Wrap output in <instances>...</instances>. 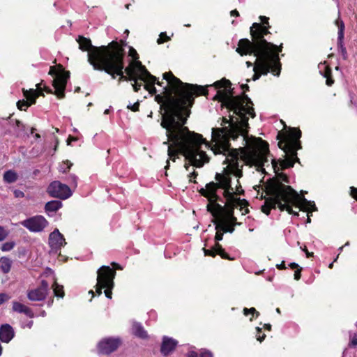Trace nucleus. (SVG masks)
Listing matches in <instances>:
<instances>
[{
  "mask_svg": "<svg viewBox=\"0 0 357 357\" xmlns=\"http://www.w3.org/2000/svg\"><path fill=\"white\" fill-rule=\"evenodd\" d=\"M21 225L31 232H40L48 225L47 220L42 215H35L21 222Z\"/></svg>",
  "mask_w": 357,
  "mask_h": 357,
  "instance_id": "obj_10",
  "label": "nucleus"
},
{
  "mask_svg": "<svg viewBox=\"0 0 357 357\" xmlns=\"http://www.w3.org/2000/svg\"><path fill=\"white\" fill-rule=\"evenodd\" d=\"M177 341L173 338L165 336L161 344V353L164 356L169 355L177 345Z\"/></svg>",
  "mask_w": 357,
  "mask_h": 357,
  "instance_id": "obj_15",
  "label": "nucleus"
},
{
  "mask_svg": "<svg viewBox=\"0 0 357 357\" xmlns=\"http://www.w3.org/2000/svg\"><path fill=\"white\" fill-rule=\"evenodd\" d=\"M187 357H197V354L196 352L195 351H190L188 354V356Z\"/></svg>",
  "mask_w": 357,
  "mask_h": 357,
  "instance_id": "obj_44",
  "label": "nucleus"
},
{
  "mask_svg": "<svg viewBox=\"0 0 357 357\" xmlns=\"http://www.w3.org/2000/svg\"><path fill=\"white\" fill-rule=\"evenodd\" d=\"M335 24L338 27V40L342 42L344 38V24L343 21L338 17L335 21Z\"/></svg>",
  "mask_w": 357,
  "mask_h": 357,
  "instance_id": "obj_23",
  "label": "nucleus"
},
{
  "mask_svg": "<svg viewBox=\"0 0 357 357\" xmlns=\"http://www.w3.org/2000/svg\"><path fill=\"white\" fill-rule=\"evenodd\" d=\"M349 346L356 347L357 346V334H354L350 337Z\"/></svg>",
  "mask_w": 357,
  "mask_h": 357,
  "instance_id": "obj_33",
  "label": "nucleus"
},
{
  "mask_svg": "<svg viewBox=\"0 0 357 357\" xmlns=\"http://www.w3.org/2000/svg\"><path fill=\"white\" fill-rule=\"evenodd\" d=\"M109 109H106L105 110V112H104V114H109Z\"/></svg>",
  "mask_w": 357,
  "mask_h": 357,
  "instance_id": "obj_52",
  "label": "nucleus"
},
{
  "mask_svg": "<svg viewBox=\"0 0 357 357\" xmlns=\"http://www.w3.org/2000/svg\"><path fill=\"white\" fill-rule=\"evenodd\" d=\"M14 194L16 197H23L24 196V192L18 190H15Z\"/></svg>",
  "mask_w": 357,
  "mask_h": 357,
  "instance_id": "obj_40",
  "label": "nucleus"
},
{
  "mask_svg": "<svg viewBox=\"0 0 357 357\" xmlns=\"http://www.w3.org/2000/svg\"><path fill=\"white\" fill-rule=\"evenodd\" d=\"M13 311L19 313H24L29 318H32L34 316V314L31 308L17 301H14L13 303Z\"/></svg>",
  "mask_w": 357,
  "mask_h": 357,
  "instance_id": "obj_17",
  "label": "nucleus"
},
{
  "mask_svg": "<svg viewBox=\"0 0 357 357\" xmlns=\"http://www.w3.org/2000/svg\"><path fill=\"white\" fill-rule=\"evenodd\" d=\"M343 247H344V246H342V247H340V248H339V250H340V252L342 250Z\"/></svg>",
  "mask_w": 357,
  "mask_h": 357,
  "instance_id": "obj_63",
  "label": "nucleus"
},
{
  "mask_svg": "<svg viewBox=\"0 0 357 357\" xmlns=\"http://www.w3.org/2000/svg\"><path fill=\"white\" fill-rule=\"evenodd\" d=\"M77 41L82 50L88 51V61L95 70H104L113 78L115 75L125 78L124 50L118 43L113 41L107 46L93 47L90 39L83 36H79Z\"/></svg>",
  "mask_w": 357,
  "mask_h": 357,
  "instance_id": "obj_5",
  "label": "nucleus"
},
{
  "mask_svg": "<svg viewBox=\"0 0 357 357\" xmlns=\"http://www.w3.org/2000/svg\"><path fill=\"white\" fill-rule=\"evenodd\" d=\"M41 84H38L36 85L37 89H29L26 90L23 89V95L26 99V100H19L17 102V107L20 110H26L29 106L34 104L36 102V98L42 94V92L40 91Z\"/></svg>",
  "mask_w": 357,
  "mask_h": 357,
  "instance_id": "obj_11",
  "label": "nucleus"
},
{
  "mask_svg": "<svg viewBox=\"0 0 357 357\" xmlns=\"http://www.w3.org/2000/svg\"><path fill=\"white\" fill-rule=\"evenodd\" d=\"M48 292L49 283L47 281L42 280L40 287L27 292V297L31 301H41L46 298Z\"/></svg>",
  "mask_w": 357,
  "mask_h": 357,
  "instance_id": "obj_12",
  "label": "nucleus"
},
{
  "mask_svg": "<svg viewBox=\"0 0 357 357\" xmlns=\"http://www.w3.org/2000/svg\"><path fill=\"white\" fill-rule=\"evenodd\" d=\"M302 250L306 253V252H307V249H306V247L302 248Z\"/></svg>",
  "mask_w": 357,
  "mask_h": 357,
  "instance_id": "obj_58",
  "label": "nucleus"
},
{
  "mask_svg": "<svg viewBox=\"0 0 357 357\" xmlns=\"http://www.w3.org/2000/svg\"><path fill=\"white\" fill-rule=\"evenodd\" d=\"M243 313L245 316H248L249 314L252 315L256 314V317L259 315V312H257L255 307H251L250 309L244 308Z\"/></svg>",
  "mask_w": 357,
  "mask_h": 357,
  "instance_id": "obj_31",
  "label": "nucleus"
},
{
  "mask_svg": "<svg viewBox=\"0 0 357 357\" xmlns=\"http://www.w3.org/2000/svg\"><path fill=\"white\" fill-rule=\"evenodd\" d=\"M62 206V203L61 201L53 200L48 202L46 203L45 206V209L46 213L50 215L51 213H55Z\"/></svg>",
  "mask_w": 357,
  "mask_h": 357,
  "instance_id": "obj_18",
  "label": "nucleus"
},
{
  "mask_svg": "<svg viewBox=\"0 0 357 357\" xmlns=\"http://www.w3.org/2000/svg\"><path fill=\"white\" fill-rule=\"evenodd\" d=\"M301 268H298L294 273V279L298 280L301 278Z\"/></svg>",
  "mask_w": 357,
  "mask_h": 357,
  "instance_id": "obj_38",
  "label": "nucleus"
},
{
  "mask_svg": "<svg viewBox=\"0 0 357 357\" xmlns=\"http://www.w3.org/2000/svg\"><path fill=\"white\" fill-rule=\"evenodd\" d=\"M289 266L292 269L297 268L298 267V265L294 262L290 263Z\"/></svg>",
  "mask_w": 357,
  "mask_h": 357,
  "instance_id": "obj_45",
  "label": "nucleus"
},
{
  "mask_svg": "<svg viewBox=\"0 0 357 357\" xmlns=\"http://www.w3.org/2000/svg\"><path fill=\"white\" fill-rule=\"evenodd\" d=\"M162 84H163V82H160L159 81L157 82V84L159 86H162Z\"/></svg>",
  "mask_w": 357,
  "mask_h": 357,
  "instance_id": "obj_55",
  "label": "nucleus"
},
{
  "mask_svg": "<svg viewBox=\"0 0 357 357\" xmlns=\"http://www.w3.org/2000/svg\"><path fill=\"white\" fill-rule=\"evenodd\" d=\"M264 327H265L267 330L270 331V330H271V326L270 324H265V325H264Z\"/></svg>",
  "mask_w": 357,
  "mask_h": 357,
  "instance_id": "obj_48",
  "label": "nucleus"
},
{
  "mask_svg": "<svg viewBox=\"0 0 357 357\" xmlns=\"http://www.w3.org/2000/svg\"><path fill=\"white\" fill-rule=\"evenodd\" d=\"M41 277L42 278H50V280L54 282V281H56V278L55 277V275H54V271L50 268H47L45 271L43 272V273L41 275Z\"/></svg>",
  "mask_w": 357,
  "mask_h": 357,
  "instance_id": "obj_26",
  "label": "nucleus"
},
{
  "mask_svg": "<svg viewBox=\"0 0 357 357\" xmlns=\"http://www.w3.org/2000/svg\"><path fill=\"white\" fill-rule=\"evenodd\" d=\"M349 245V242H347L344 246H348Z\"/></svg>",
  "mask_w": 357,
  "mask_h": 357,
  "instance_id": "obj_61",
  "label": "nucleus"
},
{
  "mask_svg": "<svg viewBox=\"0 0 357 357\" xmlns=\"http://www.w3.org/2000/svg\"><path fill=\"white\" fill-rule=\"evenodd\" d=\"M246 65H247V66L249 68V67L252 66V65H253V64H252V62H250V61H247V62H246Z\"/></svg>",
  "mask_w": 357,
  "mask_h": 357,
  "instance_id": "obj_50",
  "label": "nucleus"
},
{
  "mask_svg": "<svg viewBox=\"0 0 357 357\" xmlns=\"http://www.w3.org/2000/svg\"><path fill=\"white\" fill-rule=\"evenodd\" d=\"M320 71L322 69H324L325 72L323 74V76L326 78V84L328 86H331L333 84V80L331 77V69L325 65V63H321L319 66Z\"/></svg>",
  "mask_w": 357,
  "mask_h": 357,
  "instance_id": "obj_21",
  "label": "nucleus"
},
{
  "mask_svg": "<svg viewBox=\"0 0 357 357\" xmlns=\"http://www.w3.org/2000/svg\"><path fill=\"white\" fill-rule=\"evenodd\" d=\"M245 88L248 90V86L247 84H243L242 85V89H244Z\"/></svg>",
  "mask_w": 357,
  "mask_h": 357,
  "instance_id": "obj_51",
  "label": "nucleus"
},
{
  "mask_svg": "<svg viewBox=\"0 0 357 357\" xmlns=\"http://www.w3.org/2000/svg\"><path fill=\"white\" fill-rule=\"evenodd\" d=\"M52 288L55 296L59 298H63L64 296L63 287L59 285L56 281L53 282Z\"/></svg>",
  "mask_w": 357,
  "mask_h": 357,
  "instance_id": "obj_22",
  "label": "nucleus"
},
{
  "mask_svg": "<svg viewBox=\"0 0 357 357\" xmlns=\"http://www.w3.org/2000/svg\"><path fill=\"white\" fill-rule=\"evenodd\" d=\"M15 245V241H8L2 244L1 250L3 252H8L14 248Z\"/></svg>",
  "mask_w": 357,
  "mask_h": 357,
  "instance_id": "obj_28",
  "label": "nucleus"
},
{
  "mask_svg": "<svg viewBox=\"0 0 357 357\" xmlns=\"http://www.w3.org/2000/svg\"><path fill=\"white\" fill-rule=\"evenodd\" d=\"M276 266H277V268H278V269H280V270H282V269H285V268H286L284 261H282L281 264H278Z\"/></svg>",
  "mask_w": 357,
  "mask_h": 357,
  "instance_id": "obj_42",
  "label": "nucleus"
},
{
  "mask_svg": "<svg viewBox=\"0 0 357 357\" xmlns=\"http://www.w3.org/2000/svg\"><path fill=\"white\" fill-rule=\"evenodd\" d=\"M169 40V37H168L166 34L165 32H162L160 35H159V38L157 40V43L158 44H162V43H164L166 41H168Z\"/></svg>",
  "mask_w": 357,
  "mask_h": 357,
  "instance_id": "obj_29",
  "label": "nucleus"
},
{
  "mask_svg": "<svg viewBox=\"0 0 357 357\" xmlns=\"http://www.w3.org/2000/svg\"><path fill=\"white\" fill-rule=\"evenodd\" d=\"M260 20L262 24L254 23L250 27L252 41L245 38L241 39L236 48V52L241 56L254 54V81L258 79L261 75H267L269 72L279 76L281 69L279 53L282 51V45L277 46L264 38L268 33V18L261 16Z\"/></svg>",
  "mask_w": 357,
  "mask_h": 357,
  "instance_id": "obj_3",
  "label": "nucleus"
},
{
  "mask_svg": "<svg viewBox=\"0 0 357 357\" xmlns=\"http://www.w3.org/2000/svg\"><path fill=\"white\" fill-rule=\"evenodd\" d=\"M8 236V232L1 226H0V242L3 241Z\"/></svg>",
  "mask_w": 357,
  "mask_h": 357,
  "instance_id": "obj_32",
  "label": "nucleus"
},
{
  "mask_svg": "<svg viewBox=\"0 0 357 357\" xmlns=\"http://www.w3.org/2000/svg\"><path fill=\"white\" fill-rule=\"evenodd\" d=\"M49 75L54 77L53 86L55 94L59 98H63L65 96V89L67 82L70 77V72L66 71L62 66L50 67Z\"/></svg>",
  "mask_w": 357,
  "mask_h": 357,
  "instance_id": "obj_8",
  "label": "nucleus"
},
{
  "mask_svg": "<svg viewBox=\"0 0 357 357\" xmlns=\"http://www.w3.org/2000/svg\"><path fill=\"white\" fill-rule=\"evenodd\" d=\"M58 143H59L58 141H56V146L54 147V151L56 150V148H57V146H58Z\"/></svg>",
  "mask_w": 357,
  "mask_h": 357,
  "instance_id": "obj_57",
  "label": "nucleus"
},
{
  "mask_svg": "<svg viewBox=\"0 0 357 357\" xmlns=\"http://www.w3.org/2000/svg\"><path fill=\"white\" fill-rule=\"evenodd\" d=\"M89 293L91 294L92 295H93V291L92 290L89 291Z\"/></svg>",
  "mask_w": 357,
  "mask_h": 357,
  "instance_id": "obj_62",
  "label": "nucleus"
},
{
  "mask_svg": "<svg viewBox=\"0 0 357 357\" xmlns=\"http://www.w3.org/2000/svg\"><path fill=\"white\" fill-rule=\"evenodd\" d=\"M47 191L51 197L62 199H68L72 195L70 188L67 185L58 181L52 182L49 185Z\"/></svg>",
  "mask_w": 357,
  "mask_h": 357,
  "instance_id": "obj_9",
  "label": "nucleus"
},
{
  "mask_svg": "<svg viewBox=\"0 0 357 357\" xmlns=\"http://www.w3.org/2000/svg\"><path fill=\"white\" fill-rule=\"evenodd\" d=\"M73 165V163L69 160L63 161L60 165H59V172L65 173L68 169H70L71 166Z\"/></svg>",
  "mask_w": 357,
  "mask_h": 357,
  "instance_id": "obj_27",
  "label": "nucleus"
},
{
  "mask_svg": "<svg viewBox=\"0 0 357 357\" xmlns=\"http://www.w3.org/2000/svg\"><path fill=\"white\" fill-rule=\"evenodd\" d=\"M162 76L167 86L163 87V96H158L156 98L165 106L161 126L166 130L167 141L164 144H168L169 158L175 161L178 155L182 153L189 162L185 165L188 170L190 165L202 167L209 162L206 149H211L214 154H222L227 166L223 174L215 176L218 186L215 183L217 189L224 190L225 202H222L225 204L222 207L231 210L234 215V208L238 206L242 215H246L249 212L247 201L234 197L235 194L242 191L238 179L242 175L238 160L264 172V167L268 162L269 155L266 142L248 135V119L255 116L250 98L245 94L232 96L231 83L226 79L213 84L218 89L215 98L233 111V115L229 116V119H222L221 128L212 129L211 145L202 135L190 132L184 126L195 96L206 95V89L202 86L183 83L172 72L165 73Z\"/></svg>",
  "mask_w": 357,
  "mask_h": 357,
  "instance_id": "obj_1",
  "label": "nucleus"
},
{
  "mask_svg": "<svg viewBox=\"0 0 357 357\" xmlns=\"http://www.w3.org/2000/svg\"><path fill=\"white\" fill-rule=\"evenodd\" d=\"M230 14H231V16H236V17L238 16V15H239L238 12L236 10H231Z\"/></svg>",
  "mask_w": 357,
  "mask_h": 357,
  "instance_id": "obj_47",
  "label": "nucleus"
},
{
  "mask_svg": "<svg viewBox=\"0 0 357 357\" xmlns=\"http://www.w3.org/2000/svg\"><path fill=\"white\" fill-rule=\"evenodd\" d=\"M96 292L98 295L102 294V289H105V294L108 298H112V289L114 287V279L116 275V271L109 266H102L98 272Z\"/></svg>",
  "mask_w": 357,
  "mask_h": 357,
  "instance_id": "obj_7",
  "label": "nucleus"
},
{
  "mask_svg": "<svg viewBox=\"0 0 357 357\" xmlns=\"http://www.w3.org/2000/svg\"><path fill=\"white\" fill-rule=\"evenodd\" d=\"M335 24L338 27V40L342 42L344 38V24L343 21L338 17L335 21Z\"/></svg>",
  "mask_w": 357,
  "mask_h": 357,
  "instance_id": "obj_24",
  "label": "nucleus"
},
{
  "mask_svg": "<svg viewBox=\"0 0 357 357\" xmlns=\"http://www.w3.org/2000/svg\"><path fill=\"white\" fill-rule=\"evenodd\" d=\"M116 268L118 269H122V268L119 266V265H116Z\"/></svg>",
  "mask_w": 357,
  "mask_h": 357,
  "instance_id": "obj_59",
  "label": "nucleus"
},
{
  "mask_svg": "<svg viewBox=\"0 0 357 357\" xmlns=\"http://www.w3.org/2000/svg\"><path fill=\"white\" fill-rule=\"evenodd\" d=\"M17 178V174L11 170L6 171L3 174V179L7 183H13L15 182Z\"/></svg>",
  "mask_w": 357,
  "mask_h": 357,
  "instance_id": "obj_25",
  "label": "nucleus"
},
{
  "mask_svg": "<svg viewBox=\"0 0 357 357\" xmlns=\"http://www.w3.org/2000/svg\"><path fill=\"white\" fill-rule=\"evenodd\" d=\"M14 337L13 328L9 324L2 325L0 328V340L3 342H9Z\"/></svg>",
  "mask_w": 357,
  "mask_h": 357,
  "instance_id": "obj_16",
  "label": "nucleus"
},
{
  "mask_svg": "<svg viewBox=\"0 0 357 357\" xmlns=\"http://www.w3.org/2000/svg\"><path fill=\"white\" fill-rule=\"evenodd\" d=\"M130 6V4H129V3H128V4H126V9H129Z\"/></svg>",
  "mask_w": 357,
  "mask_h": 357,
  "instance_id": "obj_56",
  "label": "nucleus"
},
{
  "mask_svg": "<svg viewBox=\"0 0 357 357\" xmlns=\"http://www.w3.org/2000/svg\"><path fill=\"white\" fill-rule=\"evenodd\" d=\"M333 263H334V261H333L332 263H331V264H329L328 267H329L330 268H333Z\"/></svg>",
  "mask_w": 357,
  "mask_h": 357,
  "instance_id": "obj_53",
  "label": "nucleus"
},
{
  "mask_svg": "<svg viewBox=\"0 0 357 357\" xmlns=\"http://www.w3.org/2000/svg\"><path fill=\"white\" fill-rule=\"evenodd\" d=\"M132 333L140 338L146 339L148 337L146 331L144 329L143 326L138 323H134L132 328Z\"/></svg>",
  "mask_w": 357,
  "mask_h": 357,
  "instance_id": "obj_19",
  "label": "nucleus"
},
{
  "mask_svg": "<svg viewBox=\"0 0 357 357\" xmlns=\"http://www.w3.org/2000/svg\"><path fill=\"white\" fill-rule=\"evenodd\" d=\"M77 141V138L72 136H69L67 139V145H70L73 142Z\"/></svg>",
  "mask_w": 357,
  "mask_h": 357,
  "instance_id": "obj_39",
  "label": "nucleus"
},
{
  "mask_svg": "<svg viewBox=\"0 0 357 357\" xmlns=\"http://www.w3.org/2000/svg\"><path fill=\"white\" fill-rule=\"evenodd\" d=\"M301 137V130L292 128L287 138L278 143L279 147L285 153L286 158L280 160L279 165L275 159L271 160V167L275 173L276 178L271 180L266 186V193L269 197L265 199L261 211L268 215L271 209L278 206L281 211L286 210L289 214L298 215V212L292 208L294 206L300 211L307 212V223H310V213L317 210L314 203L307 200L303 196H300L290 186L284 185L283 183H289L288 178L285 174L279 173L280 167L282 169L291 167L295 162L298 161L296 151L301 148L298 141Z\"/></svg>",
  "mask_w": 357,
  "mask_h": 357,
  "instance_id": "obj_2",
  "label": "nucleus"
},
{
  "mask_svg": "<svg viewBox=\"0 0 357 357\" xmlns=\"http://www.w3.org/2000/svg\"><path fill=\"white\" fill-rule=\"evenodd\" d=\"M169 160L167 161V165L165 166V169H167L169 167Z\"/></svg>",
  "mask_w": 357,
  "mask_h": 357,
  "instance_id": "obj_54",
  "label": "nucleus"
},
{
  "mask_svg": "<svg viewBox=\"0 0 357 357\" xmlns=\"http://www.w3.org/2000/svg\"><path fill=\"white\" fill-rule=\"evenodd\" d=\"M33 326V321H29L26 325H24L23 327L25 328V327H27L29 328H31Z\"/></svg>",
  "mask_w": 357,
  "mask_h": 357,
  "instance_id": "obj_46",
  "label": "nucleus"
},
{
  "mask_svg": "<svg viewBox=\"0 0 357 357\" xmlns=\"http://www.w3.org/2000/svg\"><path fill=\"white\" fill-rule=\"evenodd\" d=\"M313 255V253L312 252H309L308 251L306 252V256L307 257H310Z\"/></svg>",
  "mask_w": 357,
  "mask_h": 357,
  "instance_id": "obj_49",
  "label": "nucleus"
},
{
  "mask_svg": "<svg viewBox=\"0 0 357 357\" xmlns=\"http://www.w3.org/2000/svg\"><path fill=\"white\" fill-rule=\"evenodd\" d=\"M66 244L65 238L59 229H56L50 233L49 236V245L51 252H57Z\"/></svg>",
  "mask_w": 357,
  "mask_h": 357,
  "instance_id": "obj_14",
  "label": "nucleus"
},
{
  "mask_svg": "<svg viewBox=\"0 0 357 357\" xmlns=\"http://www.w3.org/2000/svg\"><path fill=\"white\" fill-rule=\"evenodd\" d=\"M200 193L207 198L208 201L207 211L213 217V222L215 226L216 230L215 236L216 243L212 249L204 248V255L212 257L219 255L223 259H230L228 255L218 243V241L222 239L224 233H232L234 230V226L239 223H237L236 218L233 216L231 210L222 208V204L218 202L219 197L217 195V186L215 183L207 184L205 188L200 190Z\"/></svg>",
  "mask_w": 357,
  "mask_h": 357,
  "instance_id": "obj_4",
  "label": "nucleus"
},
{
  "mask_svg": "<svg viewBox=\"0 0 357 357\" xmlns=\"http://www.w3.org/2000/svg\"><path fill=\"white\" fill-rule=\"evenodd\" d=\"M139 102L137 101L135 103H134L133 105L130 103L129 105H128L127 108L133 112H137L139 109Z\"/></svg>",
  "mask_w": 357,
  "mask_h": 357,
  "instance_id": "obj_34",
  "label": "nucleus"
},
{
  "mask_svg": "<svg viewBox=\"0 0 357 357\" xmlns=\"http://www.w3.org/2000/svg\"><path fill=\"white\" fill-rule=\"evenodd\" d=\"M197 176V174L195 173V172H193L191 175L189 176L190 177V181L192 182V181H195L194 179Z\"/></svg>",
  "mask_w": 357,
  "mask_h": 357,
  "instance_id": "obj_43",
  "label": "nucleus"
},
{
  "mask_svg": "<svg viewBox=\"0 0 357 357\" xmlns=\"http://www.w3.org/2000/svg\"><path fill=\"white\" fill-rule=\"evenodd\" d=\"M70 178L71 179L73 183L74 184V186L77 187V176L75 175H70Z\"/></svg>",
  "mask_w": 357,
  "mask_h": 357,
  "instance_id": "obj_41",
  "label": "nucleus"
},
{
  "mask_svg": "<svg viewBox=\"0 0 357 357\" xmlns=\"http://www.w3.org/2000/svg\"><path fill=\"white\" fill-rule=\"evenodd\" d=\"M185 26L189 27V26H190V24H185Z\"/></svg>",
  "mask_w": 357,
  "mask_h": 357,
  "instance_id": "obj_64",
  "label": "nucleus"
},
{
  "mask_svg": "<svg viewBox=\"0 0 357 357\" xmlns=\"http://www.w3.org/2000/svg\"><path fill=\"white\" fill-rule=\"evenodd\" d=\"M350 190L351 196L357 201V188L354 187H351Z\"/></svg>",
  "mask_w": 357,
  "mask_h": 357,
  "instance_id": "obj_36",
  "label": "nucleus"
},
{
  "mask_svg": "<svg viewBox=\"0 0 357 357\" xmlns=\"http://www.w3.org/2000/svg\"><path fill=\"white\" fill-rule=\"evenodd\" d=\"M129 54L135 59H137V53L133 48H130ZM125 72L128 75V77L123 75L125 78L121 79L120 76V80H130L133 81L132 84L135 91H138L142 86V82L145 83L144 88L149 91L150 93H155L156 92L154 84L156 83V77L146 70V68L142 66L139 61H133L130 63L128 66L125 68Z\"/></svg>",
  "mask_w": 357,
  "mask_h": 357,
  "instance_id": "obj_6",
  "label": "nucleus"
},
{
  "mask_svg": "<svg viewBox=\"0 0 357 357\" xmlns=\"http://www.w3.org/2000/svg\"><path fill=\"white\" fill-rule=\"evenodd\" d=\"M200 357H213V354L211 352L204 350L201 352Z\"/></svg>",
  "mask_w": 357,
  "mask_h": 357,
  "instance_id": "obj_37",
  "label": "nucleus"
},
{
  "mask_svg": "<svg viewBox=\"0 0 357 357\" xmlns=\"http://www.w3.org/2000/svg\"><path fill=\"white\" fill-rule=\"evenodd\" d=\"M276 312H277L278 313H280V309H279V308H277V309H276Z\"/></svg>",
  "mask_w": 357,
  "mask_h": 357,
  "instance_id": "obj_60",
  "label": "nucleus"
},
{
  "mask_svg": "<svg viewBox=\"0 0 357 357\" xmlns=\"http://www.w3.org/2000/svg\"><path fill=\"white\" fill-rule=\"evenodd\" d=\"M9 299L10 296L6 294H0V305Z\"/></svg>",
  "mask_w": 357,
  "mask_h": 357,
  "instance_id": "obj_35",
  "label": "nucleus"
},
{
  "mask_svg": "<svg viewBox=\"0 0 357 357\" xmlns=\"http://www.w3.org/2000/svg\"><path fill=\"white\" fill-rule=\"evenodd\" d=\"M256 331H257L256 338L258 341L261 342L264 340L266 335L264 333H262L261 329L259 327H257Z\"/></svg>",
  "mask_w": 357,
  "mask_h": 357,
  "instance_id": "obj_30",
  "label": "nucleus"
},
{
  "mask_svg": "<svg viewBox=\"0 0 357 357\" xmlns=\"http://www.w3.org/2000/svg\"><path fill=\"white\" fill-rule=\"evenodd\" d=\"M121 340L119 338L107 337L102 340L98 345L100 353L109 354L114 351L120 345Z\"/></svg>",
  "mask_w": 357,
  "mask_h": 357,
  "instance_id": "obj_13",
  "label": "nucleus"
},
{
  "mask_svg": "<svg viewBox=\"0 0 357 357\" xmlns=\"http://www.w3.org/2000/svg\"><path fill=\"white\" fill-rule=\"evenodd\" d=\"M12 261L6 257L0 258V270L5 274L8 273L11 269Z\"/></svg>",
  "mask_w": 357,
  "mask_h": 357,
  "instance_id": "obj_20",
  "label": "nucleus"
}]
</instances>
